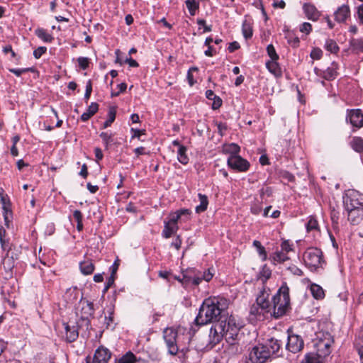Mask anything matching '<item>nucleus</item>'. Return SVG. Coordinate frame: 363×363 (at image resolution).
Masks as SVG:
<instances>
[{
    "label": "nucleus",
    "instance_id": "obj_1",
    "mask_svg": "<svg viewBox=\"0 0 363 363\" xmlns=\"http://www.w3.org/2000/svg\"><path fill=\"white\" fill-rule=\"evenodd\" d=\"M229 302L224 298L214 297L203 301L195 319L198 325H204L211 322L225 320L229 318L226 310Z\"/></svg>",
    "mask_w": 363,
    "mask_h": 363
},
{
    "label": "nucleus",
    "instance_id": "obj_2",
    "mask_svg": "<svg viewBox=\"0 0 363 363\" xmlns=\"http://www.w3.org/2000/svg\"><path fill=\"white\" fill-rule=\"evenodd\" d=\"M240 327L232 316L215 323L210 330L209 342L216 345L225 337L230 345H235L239 335Z\"/></svg>",
    "mask_w": 363,
    "mask_h": 363
},
{
    "label": "nucleus",
    "instance_id": "obj_3",
    "mask_svg": "<svg viewBox=\"0 0 363 363\" xmlns=\"http://www.w3.org/2000/svg\"><path fill=\"white\" fill-rule=\"evenodd\" d=\"M290 304L289 288L284 282L273 297V311L271 313L274 318H278L284 315Z\"/></svg>",
    "mask_w": 363,
    "mask_h": 363
},
{
    "label": "nucleus",
    "instance_id": "obj_4",
    "mask_svg": "<svg viewBox=\"0 0 363 363\" xmlns=\"http://www.w3.org/2000/svg\"><path fill=\"white\" fill-rule=\"evenodd\" d=\"M163 338L168 350V353L171 355H176L179 352L182 354L179 358H185V354L188 351L186 348H182L179 351L177 345V331L173 328H167L163 331Z\"/></svg>",
    "mask_w": 363,
    "mask_h": 363
},
{
    "label": "nucleus",
    "instance_id": "obj_5",
    "mask_svg": "<svg viewBox=\"0 0 363 363\" xmlns=\"http://www.w3.org/2000/svg\"><path fill=\"white\" fill-rule=\"evenodd\" d=\"M305 264L311 271H316L322 268L325 263L321 250L316 247H311L306 250L303 255Z\"/></svg>",
    "mask_w": 363,
    "mask_h": 363
},
{
    "label": "nucleus",
    "instance_id": "obj_6",
    "mask_svg": "<svg viewBox=\"0 0 363 363\" xmlns=\"http://www.w3.org/2000/svg\"><path fill=\"white\" fill-rule=\"evenodd\" d=\"M263 344L255 346L250 353V361L252 363H265L271 358L269 352Z\"/></svg>",
    "mask_w": 363,
    "mask_h": 363
},
{
    "label": "nucleus",
    "instance_id": "obj_7",
    "mask_svg": "<svg viewBox=\"0 0 363 363\" xmlns=\"http://www.w3.org/2000/svg\"><path fill=\"white\" fill-rule=\"evenodd\" d=\"M213 277V272L211 269H208L203 272H197L194 277L191 275H184L183 279L186 283L192 282L195 286L199 285L202 280L209 281Z\"/></svg>",
    "mask_w": 363,
    "mask_h": 363
},
{
    "label": "nucleus",
    "instance_id": "obj_8",
    "mask_svg": "<svg viewBox=\"0 0 363 363\" xmlns=\"http://www.w3.org/2000/svg\"><path fill=\"white\" fill-rule=\"evenodd\" d=\"M111 354L110 351L104 347H99L94 352L93 357H87V363H108Z\"/></svg>",
    "mask_w": 363,
    "mask_h": 363
},
{
    "label": "nucleus",
    "instance_id": "obj_9",
    "mask_svg": "<svg viewBox=\"0 0 363 363\" xmlns=\"http://www.w3.org/2000/svg\"><path fill=\"white\" fill-rule=\"evenodd\" d=\"M228 165L233 169L238 172H246L250 167V163L240 155L229 156Z\"/></svg>",
    "mask_w": 363,
    "mask_h": 363
},
{
    "label": "nucleus",
    "instance_id": "obj_10",
    "mask_svg": "<svg viewBox=\"0 0 363 363\" xmlns=\"http://www.w3.org/2000/svg\"><path fill=\"white\" fill-rule=\"evenodd\" d=\"M324 339L320 337L319 341L316 343L317 352L323 357L328 356L330 353V346L333 340L329 333L323 334Z\"/></svg>",
    "mask_w": 363,
    "mask_h": 363
},
{
    "label": "nucleus",
    "instance_id": "obj_11",
    "mask_svg": "<svg viewBox=\"0 0 363 363\" xmlns=\"http://www.w3.org/2000/svg\"><path fill=\"white\" fill-rule=\"evenodd\" d=\"M270 311L267 309H262L259 305L252 304L250 309L249 318L252 322L254 321H262L266 318V315L268 314Z\"/></svg>",
    "mask_w": 363,
    "mask_h": 363
},
{
    "label": "nucleus",
    "instance_id": "obj_12",
    "mask_svg": "<svg viewBox=\"0 0 363 363\" xmlns=\"http://www.w3.org/2000/svg\"><path fill=\"white\" fill-rule=\"evenodd\" d=\"M303 347V340L298 335H289L286 348L291 352L296 353L301 351Z\"/></svg>",
    "mask_w": 363,
    "mask_h": 363
},
{
    "label": "nucleus",
    "instance_id": "obj_13",
    "mask_svg": "<svg viewBox=\"0 0 363 363\" xmlns=\"http://www.w3.org/2000/svg\"><path fill=\"white\" fill-rule=\"evenodd\" d=\"M263 345L267 347L266 350L269 352V357L271 358L278 357L279 355V352L281 349V343L279 340L271 338Z\"/></svg>",
    "mask_w": 363,
    "mask_h": 363
},
{
    "label": "nucleus",
    "instance_id": "obj_14",
    "mask_svg": "<svg viewBox=\"0 0 363 363\" xmlns=\"http://www.w3.org/2000/svg\"><path fill=\"white\" fill-rule=\"evenodd\" d=\"M350 123L357 128L363 126V115L361 110L354 109L350 111L348 115Z\"/></svg>",
    "mask_w": 363,
    "mask_h": 363
},
{
    "label": "nucleus",
    "instance_id": "obj_15",
    "mask_svg": "<svg viewBox=\"0 0 363 363\" xmlns=\"http://www.w3.org/2000/svg\"><path fill=\"white\" fill-rule=\"evenodd\" d=\"M190 215V211L188 209H181L177 212L172 213L169 215V220L164 222L169 224L170 225H177L179 220L182 219L183 216H189Z\"/></svg>",
    "mask_w": 363,
    "mask_h": 363
},
{
    "label": "nucleus",
    "instance_id": "obj_16",
    "mask_svg": "<svg viewBox=\"0 0 363 363\" xmlns=\"http://www.w3.org/2000/svg\"><path fill=\"white\" fill-rule=\"evenodd\" d=\"M303 10L308 19L313 21H315L318 19L320 13L313 4H305L303 5Z\"/></svg>",
    "mask_w": 363,
    "mask_h": 363
},
{
    "label": "nucleus",
    "instance_id": "obj_17",
    "mask_svg": "<svg viewBox=\"0 0 363 363\" xmlns=\"http://www.w3.org/2000/svg\"><path fill=\"white\" fill-rule=\"evenodd\" d=\"M348 213V220L353 225H357L363 219V209H354L347 211Z\"/></svg>",
    "mask_w": 363,
    "mask_h": 363
},
{
    "label": "nucleus",
    "instance_id": "obj_18",
    "mask_svg": "<svg viewBox=\"0 0 363 363\" xmlns=\"http://www.w3.org/2000/svg\"><path fill=\"white\" fill-rule=\"evenodd\" d=\"M350 10L347 5H342L335 13V20L340 23L344 22L350 16Z\"/></svg>",
    "mask_w": 363,
    "mask_h": 363
},
{
    "label": "nucleus",
    "instance_id": "obj_19",
    "mask_svg": "<svg viewBox=\"0 0 363 363\" xmlns=\"http://www.w3.org/2000/svg\"><path fill=\"white\" fill-rule=\"evenodd\" d=\"M344 204L346 211L359 208L363 209V203L359 202L357 199H353L351 196L346 198L344 201Z\"/></svg>",
    "mask_w": 363,
    "mask_h": 363
},
{
    "label": "nucleus",
    "instance_id": "obj_20",
    "mask_svg": "<svg viewBox=\"0 0 363 363\" xmlns=\"http://www.w3.org/2000/svg\"><path fill=\"white\" fill-rule=\"evenodd\" d=\"M269 294L262 292V294L257 298L255 305L260 306L262 309L271 311V306L268 300Z\"/></svg>",
    "mask_w": 363,
    "mask_h": 363
},
{
    "label": "nucleus",
    "instance_id": "obj_21",
    "mask_svg": "<svg viewBox=\"0 0 363 363\" xmlns=\"http://www.w3.org/2000/svg\"><path fill=\"white\" fill-rule=\"evenodd\" d=\"M240 147L235 143L226 144L223 146L222 151L230 156H236L238 155Z\"/></svg>",
    "mask_w": 363,
    "mask_h": 363
},
{
    "label": "nucleus",
    "instance_id": "obj_22",
    "mask_svg": "<svg viewBox=\"0 0 363 363\" xmlns=\"http://www.w3.org/2000/svg\"><path fill=\"white\" fill-rule=\"evenodd\" d=\"M323 357L318 352L308 353L301 363H322Z\"/></svg>",
    "mask_w": 363,
    "mask_h": 363
},
{
    "label": "nucleus",
    "instance_id": "obj_23",
    "mask_svg": "<svg viewBox=\"0 0 363 363\" xmlns=\"http://www.w3.org/2000/svg\"><path fill=\"white\" fill-rule=\"evenodd\" d=\"M99 109V105L96 103H91L88 107L86 112L81 116V119L83 121H88L92 116H94Z\"/></svg>",
    "mask_w": 363,
    "mask_h": 363
},
{
    "label": "nucleus",
    "instance_id": "obj_24",
    "mask_svg": "<svg viewBox=\"0 0 363 363\" xmlns=\"http://www.w3.org/2000/svg\"><path fill=\"white\" fill-rule=\"evenodd\" d=\"M81 272L85 275L92 274L94 270V264L91 260H84L80 262L79 264Z\"/></svg>",
    "mask_w": 363,
    "mask_h": 363
},
{
    "label": "nucleus",
    "instance_id": "obj_25",
    "mask_svg": "<svg viewBox=\"0 0 363 363\" xmlns=\"http://www.w3.org/2000/svg\"><path fill=\"white\" fill-rule=\"evenodd\" d=\"M310 291L315 299H321L325 296L324 291L322 287L316 284H312L310 286Z\"/></svg>",
    "mask_w": 363,
    "mask_h": 363
},
{
    "label": "nucleus",
    "instance_id": "obj_26",
    "mask_svg": "<svg viewBox=\"0 0 363 363\" xmlns=\"http://www.w3.org/2000/svg\"><path fill=\"white\" fill-rule=\"evenodd\" d=\"M66 338L68 342H72L78 337V331L75 326L70 327L69 325H66Z\"/></svg>",
    "mask_w": 363,
    "mask_h": 363
},
{
    "label": "nucleus",
    "instance_id": "obj_27",
    "mask_svg": "<svg viewBox=\"0 0 363 363\" xmlns=\"http://www.w3.org/2000/svg\"><path fill=\"white\" fill-rule=\"evenodd\" d=\"M199 198L200 201V204L196 207V212L197 213H200L206 210L208 201L206 196L203 195L201 194H199Z\"/></svg>",
    "mask_w": 363,
    "mask_h": 363
},
{
    "label": "nucleus",
    "instance_id": "obj_28",
    "mask_svg": "<svg viewBox=\"0 0 363 363\" xmlns=\"http://www.w3.org/2000/svg\"><path fill=\"white\" fill-rule=\"evenodd\" d=\"M350 145L354 151L357 152H363V139L362 138H353L350 142Z\"/></svg>",
    "mask_w": 363,
    "mask_h": 363
},
{
    "label": "nucleus",
    "instance_id": "obj_29",
    "mask_svg": "<svg viewBox=\"0 0 363 363\" xmlns=\"http://www.w3.org/2000/svg\"><path fill=\"white\" fill-rule=\"evenodd\" d=\"M135 362H136V357L130 351L116 359L117 363H135Z\"/></svg>",
    "mask_w": 363,
    "mask_h": 363
},
{
    "label": "nucleus",
    "instance_id": "obj_30",
    "mask_svg": "<svg viewBox=\"0 0 363 363\" xmlns=\"http://www.w3.org/2000/svg\"><path fill=\"white\" fill-rule=\"evenodd\" d=\"M186 147L184 145H179V148L177 152L178 160L183 164H186L189 162V157L186 155Z\"/></svg>",
    "mask_w": 363,
    "mask_h": 363
},
{
    "label": "nucleus",
    "instance_id": "obj_31",
    "mask_svg": "<svg viewBox=\"0 0 363 363\" xmlns=\"http://www.w3.org/2000/svg\"><path fill=\"white\" fill-rule=\"evenodd\" d=\"M178 230V225H170L164 222V227L162 231V235L165 238H170Z\"/></svg>",
    "mask_w": 363,
    "mask_h": 363
},
{
    "label": "nucleus",
    "instance_id": "obj_32",
    "mask_svg": "<svg viewBox=\"0 0 363 363\" xmlns=\"http://www.w3.org/2000/svg\"><path fill=\"white\" fill-rule=\"evenodd\" d=\"M271 275L270 269L267 265H264L259 272V279L264 284L271 277Z\"/></svg>",
    "mask_w": 363,
    "mask_h": 363
},
{
    "label": "nucleus",
    "instance_id": "obj_33",
    "mask_svg": "<svg viewBox=\"0 0 363 363\" xmlns=\"http://www.w3.org/2000/svg\"><path fill=\"white\" fill-rule=\"evenodd\" d=\"M36 35L46 43H50L53 40V37L48 34L45 30L43 28H38L35 30Z\"/></svg>",
    "mask_w": 363,
    "mask_h": 363
},
{
    "label": "nucleus",
    "instance_id": "obj_34",
    "mask_svg": "<svg viewBox=\"0 0 363 363\" xmlns=\"http://www.w3.org/2000/svg\"><path fill=\"white\" fill-rule=\"evenodd\" d=\"M186 6L191 16H194L199 8V4L195 0H186Z\"/></svg>",
    "mask_w": 363,
    "mask_h": 363
},
{
    "label": "nucleus",
    "instance_id": "obj_35",
    "mask_svg": "<svg viewBox=\"0 0 363 363\" xmlns=\"http://www.w3.org/2000/svg\"><path fill=\"white\" fill-rule=\"evenodd\" d=\"M325 49L332 52V53H337L339 51V47L336 42L333 40L328 39L325 41Z\"/></svg>",
    "mask_w": 363,
    "mask_h": 363
},
{
    "label": "nucleus",
    "instance_id": "obj_36",
    "mask_svg": "<svg viewBox=\"0 0 363 363\" xmlns=\"http://www.w3.org/2000/svg\"><path fill=\"white\" fill-rule=\"evenodd\" d=\"M242 30L243 35L246 39L250 38L252 36V28L250 22L247 21L243 22Z\"/></svg>",
    "mask_w": 363,
    "mask_h": 363
},
{
    "label": "nucleus",
    "instance_id": "obj_37",
    "mask_svg": "<svg viewBox=\"0 0 363 363\" xmlns=\"http://www.w3.org/2000/svg\"><path fill=\"white\" fill-rule=\"evenodd\" d=\"M337 65L335 63H333L330 67H328L325 72V78L328 80L334 79L337 75Z\"/></svg>",
    "mask_w": 363,
    "mask_h": 363
},
{
    "label": "nucleus",
    "instance_id": "obj_38",
    "mask_svg": "<svg viewBox=\"0 0 363 363\" xmlns=\"http://www.w3.org/2000/svg\"><path fill=\"white\" fill-rule=\"evenodd\" d=\"M5 234H6V230L2 227H1L0 228V243L1 245V248L4 251H9L10 250V247L9 245V242L7 240H6V239L4 238Z\"/></svg>",
    "mask_w": 363,
    "mask_h": 363
},
{
    "label": "nucleus",
    "instance_id": "obj_39",
    "mask_svg": "<svg viewBox=\"0 0 363 363\" xmlns=\"http://www.w3.org/2000/svg\"><path fill=\"white\" fill-rule=\"evenodd\" d=\"M273 259L274 261L278 262H283L286 260H288L289 257L287 256V253L280 250L277 251L274 253Z\"/></svg>",
    "mask_w": 363,
    "mask_h": 363
},
{
    "label": "nucleus",
    "instance_id": "obj_40",
    "mask_svg": "<svg viewBox=\"0 0 363 363\" xmlns=\"http://www.w3.org/2000/svg\"><path fill=\"white\" fill-rule=\"evenodd\" d=\"M277 60H272L267 62L266 66L269 71L274 74H277L279 72V65L277 62Z\"/></svg>",
    "mask_w": 363,
    "mask_h": 363
},
{
    "label": "nucleus",
    "instance_id": "obj_41",
    "mask_svg": "<svg viewBox=\"0 0 363 363\" xmlns=\"http://www.w3.org/2000/svg\"><path fill=\"white\" fill-rule=\"evenodd\" d=\"M350 47L354 51L363 50V41L359 39H352L350 41Z\"/></svg>",
    "mask_w": 363,
    "mask_h": 363
},
{
    "label": "nucleus",
    "instance_id": "obj_42",
    "mask_svg": "<svg viewBox=\"0 0 363 363\" xmlns=\"http://www.w3.org/2000/svg\"><path fill=\"white\" fill-rule=\"evenodd\" d=\"M116 119V111L114 108H111L108 111V119L106 120L104 123V128H106L111 126V123Z\"/></svg>",
    "mask_w": 363,
    "mask_h": 363
},
{
    "label": "nucleus",
    "instance_id": "obj_43",
    "mask_svg": "<svg viewBox=\"0 0 363 363\" xmlns=\"http://www.w3.org/2000/svg\"><path fill=\"white\" fill-rule=\"evenodd\" d=\"M267 52L271 60H278L279 55L277 54L276 50L273 45L270 44L267 48Z\"/></svg>",
    "mask_w": 363,
    "mask_h": 363
},
{
    "label": "nucleus",
    "instance_id": "obj_44",
    "mask_svg": "<svg viewBox=\"0 0 363 363\" xmlns=\"http://www.w3.org/2000/svg\"><path fill=\"white\" fill-rule=\"evenodd\" d=\"M318 221L315 218L313 217H310L307 224H306V228L308 231H311L313 230H317L318 229Z\"/></svg>",
    "mask_w": 363,
    "mask_h": 363
},
{
    "label": "nucleus",
    "instance_id": "obj_45",
    "mask_svg": "<svg viewBox=\"0 0 363 363\" xmlns=\"http://www.w3.org/2000/svg\"><path fill=\"white\" fill-rule=\"evenodd\" d=\"M100 137L102 139L103 142L105 143L106 147L108 144L113 142V138L111 134L108 133L107 132H103L100 134Z\"/></svg>",
    "mask_w": 363,
    "mask_h": 363
},
{
    "label": "nucleus",
    "instance_id": "obj_46",
    "mask_svg": "<svg viewBox=\"0 0 363 363\" xmlns=\"http://www.w3.org/2000/svg\"><path fill=\"white\" fill-rule=\"evenodd\" d=\"M77 61H78L79 65L80 66V67L82 69H86L88 67L89 61L87 57H79Z\"/></svg>",
    "mask_w": 363,
    "mask_h": 363
},
{
    "label": "nucleus",
    "instance_id": "obj_47",
    "mask_svg": "<svg viewBox=\"0 0 363 363\" xmlns=\"http://www.w3.org/2000/svg\"><path fill=\"white\" fill-rule=\"evenodd\" d=\"M312 30V26L310 23L305 22L300 27V31L309 34Z\"/></svg>",
    "mask_w": 363,
    "mask_h": 363
},
{
    "label": "nucleus",
    "instance_id": "obj_48",
    "mask_svg": "<svg viewBox=\"0 0 363 363\" xmlns=\"http://www.w3.org/2000/svg\"><path fill=\"white\" fill-rule=\"evenodd\" d=\"M211 100L213 101V104H212L213 109L216 110V109L219 108L221 106L222 100L219 96H216L215 98H213Z\"/></svg>",
    "mask_w": 363,
    "mask_h": 363
},
{
    "label": "nucleus",
    "instance_id": "obj_49",
    "mask_svg": "<svg viewBox=\"0 0 363 363\" xmlns=\"http://www.w3.org/2000/svg\"><path fill=\"white\" fill-rule=\"evenodd\" d=\"M91 91H92V86H91V82L90 80H89L86 83V91H85V94H84V99H86V101H87L89 100V99L90 98V96H91Z\"/></svg>",
    "mask_w": 363,
    "mask_h": 363
},
{
    "label": "nucleus",
    "instance_id": "obj_50",
    "mask_svg": "<svg viewBox=\"0 0 363 363\" xmlns=\"http://www.w3.org/2000/svg\"><path fill=\"white\" fill-rule=\"evenodd\" d=\"M292 247L291 246V245L289 244V241L288 240H284L281 242V250L288 253L291 251H292Z\"/></svg>",
    "mask_w": 363,
    "mask_h": 363
},
{
    "label": "nucleus",
    "instance_id": "obj_51",
    "mask_svg": "<svg viewBox=\"0 0 363 363\" xmlns=\"http://www.w3.org/2000/svg\"><path fill=\"white\" fill-rule=\"evenodd\" d=\"M46 52V48L45 47H39L33 52V55L36 59L40 58L43 54H44Z\"/></svg>",
    "mask_w": 363,
    "mask_h": 363
},
{
    "label": "nucleus",
    "instance_id": "obj_52",
    "mask_svg": "<svg viewBox=\"0 0 363 363\" xmlns=\"http://www.w3.org/2000/svg\"><path fill=\"white\" fill-rule=\"evenodd\" d=\"M322 51L320 49H313L311 52V57L313 60H319L322 56Z\"/></svg>",
    "mask_w": 363,
    "mask_h": 363
},
{
    "label": "nucleus",
    "instance_id": "obj_53",
    "mask_svg": "<svg viewBox=\"0 0 363 363\" xmlns=\"http://www.w3.org/2000/svg\"><path fill=\"white\" fill-rule=\"evenodd\" d=\"M30 69V68H25V69H9V70L11 73H13L17 77H20L23 73L28 72Z\"/></svg>",
    "mask_w": 363,
    "mask_h": 363
},
{
    "label": "nucleus",
    "instance_id": "obj_54",
    "mask_svg": "<svg viewBox=\"0 0 363 363\" xmlns=\"http://www.w3.org/2000/svg\"><path fill=\"white\" fill-rule=\"evenodd\" d=\"M288 269L294 275L302 276L303 272L298 267L295 265H292L288 268Z\"/></svg>",
    "mask_w": 363,
    "mask_h": 363
},
{
    "label": "nucleus",
    "instance_id": "obj_55",
    "mask_svg": "<svg viewBox=\"0 0 363 363\" xmlns=\"http://www.w3.org/2000/svg\"><path fill=\"white\" fill-rule=\"evenodd\" d=\"M74 218L76 220L77 223H80L82 221V214L80 211L75 210L73 213Z\"/></svg>",
    "mask_w": 363,
    "mask_h": 363
},
{
    "label": "nucleus",
    "instance_id": "obj_56",
    "mask_svg": "<svg viewBox=\"0 0 363 363\" xmlns=\"http://www.w3.org/2000/svg\"><path fill=\"white\" fill-rule=\"evenodd\" d=\"M240 48V45L238 42L236 41H234V42H232L230 43L229 45V47H228V50L230 52H234L235 50H238Z\"/></svg>",
    "mask_w": 363,
    "mask_h": 363
},
{
    "label": "nucleus",
    "instance_id": "obj_57",
    "mask_svg": "<svg viewBox=\"0 0 363 363\" xmlns=\"http://www.w3.org/2000/svg\"><path fill=\"white\" fill-rule=\"evenodd\" d=\"M125 63H128V65L131 67H137L139 66L138 63L133 59L132 58H127L125 60Z\"/></svg>",
    "mask_w": 363,
    "mask_h": 363
},
{
    "label": "nucleus",
    "instance_id": "obj_58",
    "mask_svg": "<svg viewBox=\"0 0 363 363\" xmlns=\"http://www.w3.org/2000/svg\"><path fill=\"white\" fill-rule=\"evenodd\" d=\"M182 245V240L179 236H177L175 240L172 243V246L174 247L177 250H179Z\"/></svg>",
    "mask_w": 363,
    "mask_h": 363
},
{
    "label": "nucleus",
    "instance_id": "obj_59",
    "mask_svg": "<svg viewBox=\"0 0 363 363\" xmlns=\"http://www.w3.org/2000/svg\"><path fill=\"white\" fill-rule=\"evenodd\" d=\"M286 6V4L285 2L283 1V0H281V1H274L273 3V6L274 8H280V9H284Z\"/></svg>",
    "mask_w": 363,
    "mask_h": 363
},
{
    "label": "nucleus",
    "instance_id": "obj_60",
    "mask_svg": "<svg viewBox=\"0 0 363 363\" xmlns=\"http://www.w3.org/2000/svg\"><path fill=\"white\" fill-rule=\"evenodd\" d=\"M95 157L97 160H101L103 158V153L100 148L96 147L94 150Z\"/></svg>",
    "mask_w": 363,
    "mask_h": 363
},
{
    "label": "nucleus",
    "instance_id": "obj_61",
    "mask_svg": "<svg viewBox=\"0 0 363 363\" xmlns=\"http://www.w3.org/2000/svg\"><path fill=\"white\" fill-rule=\"evenodd\" d=\"M79 175L82 176L84 178H86L88 175L87 167L85 164L82 166L81 171L79 172Z\"/></svg>",
    "mask_w": 363,
    "mask_h": 363
},
{
    "label": "nucleus",
    "instance_id": "obj_62",
    "mask_svg": "<svg viewBox=\"0 0 363 363\" xmlns=\"http://www.w3.org/2000/svg\"><path fill=\"white\" fill-rule=\"evenodd\" d=\"M261 211L262 207L259 206L255 205L251 207V212L255 215L259 214Z\"/></svg>",
    "mask_w": 363,
    "mask_h": 363
},
{
    "label": "nucleus",
    "instance_id": "obj_63",
    "mask_svg": "<svg viewBox=\"0 0 363 363\" xmlns=\"http://www.w3.org/2000/svg\"><path fill=\"white\" fill-rule=\"evenodd\" d=\"M358 18L363 24V4L360 5L357 9Z\"/></svg>",
    "mask_w": 363,
    "mask_h": 363
},
{
    "label": "nucleus",
    "instance_id": "obj_64",
    "mask_svg": "<svg viewBox=\"0 0 363 363\" xmlns=\"http://www.w3.org/2000/svg\"><path fill=\"white\" fill-rule=\"evenodd\" d=\"M86 186L89 191L92 194L96 193L99 189L98 186H94L91 183H88Z\"/></svg>",
    "mask_w": 363,
    "mask_h": 363
}]
</instances>
